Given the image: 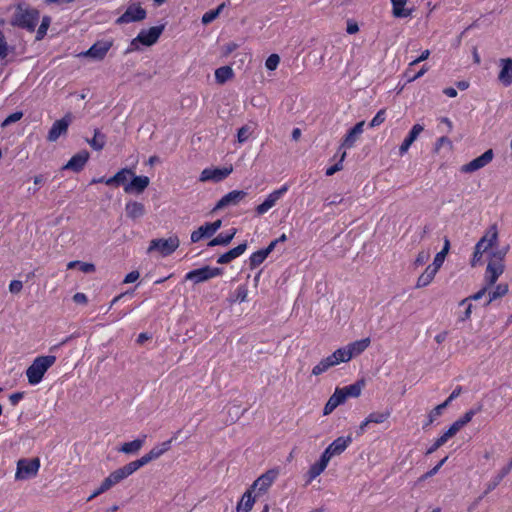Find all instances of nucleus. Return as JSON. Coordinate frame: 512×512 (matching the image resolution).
<instances>
[{
  "label": "nucleus",
  "mask_w": 512,
  "mask_h": 512,
  "mask_svg": "<svg viewBox=\"0 0 512 512\" xmlns=\"http://www.w3.org/2000/svg\"><path fill=\"white\" fill-rule=\"evenodd\" d=\"M39 467H40V461L38 458L20 459L17 463V470L15 473V478L17 480L31 478L37 474Z\"/></svg>",
  "instance_id": "obj_9"
},
{
  "label": "nucleus",
  "mask_w": 512,
  "mask_h": 512,
  "mask_svg": "<svg viewBox=\"0 0 512 512\" xmlns=\"http://www.w3.org/2000/svg\"><path fill=\"white\" fill-rule=\"evenodd\" d=\"M459 306H464L465 309L463 312H461L459 315H458V321L460 322H464L466 320H468L470 317H471V313H472V304L470 302V298H465L463 299L460 303H459Z\"/></svg>",
  "instance_id": "obj_47"
},
{
  "label": "nucleus",
  "mask_w": 512,
  "mask_h": 512,
  "mask_svg": "<svg viewBox=\"0 0 512 512\" xmlns=\"http://www.w3.org/2000/svg\"><path fill=\"white\" fill-rule=\"evenodd\" d=\"M494 157L492 149H488L479 157L461 166L460 171L463 173H473L487 166Z\"/></svg>",
  "instance_id": "obj_11"
},
{
  "label": "nucleus",
  "mask_w": 512,
  "mask_h": 512,
  "mask_svg": "<svg viewBox=\"0 0 512 512\" xmlns=\"http://www.w3.org/2000/svg\"><path fill=\"white\" fill-rule=\"evenodd\" d=\"M56 362V356L44 355L36 357L32 364L26 369V377L30 385L39 384L48 371Z\"/></svg>",
  "instance_id": "obj_2"
},
{
  "label": "nucleus",
  "mask_w": 512,
  "mask_h": 512,
  "mask_svg": "<svg viewBox=\"0 0 512 512\" xmlns=\"http://www.w3.org/2000/svg\"><path fill=\"white\" fill-rule=\"evenodd\" d=\"M337 350L334 351L331 355L323 358L317 365L312 368V375L319 376L329 370L331 367H334L340 363H343L340 356L337 355Z\"/></svg>",
  "instance_id": "obj_19"
},
{
  "label": "nucleus",
  "mask_w": 512,
  "mask_h": 512,
  "mask_svg": "<svg viewBox=\"0 0 512 512\" xmlns=\"http://www.w3.org/2000/svg\"><path fill=\"white\" fill-rule=\"evenodd\" d=\"M225 4L222 3L220 4L216 9L214 10H210L206 13H204V15L202 16V23L204 25H207L209 23H211L212 21H214L220 14V12L222 11V9L224 8Z\"/></svg>",
  "instance_id": "obj_48"
},
{
  "label": "nucleus",
  "mask_w": 512,
  "mask_h": 512,
  "mask_svg": "<svg viewBox=\"0 0 512 512\" xmlns=\"http://www.w3.org/2000/svg\"><path fill=\"white\" fill-rule=\"evenodd\" d=\"M252 128L249 125L242 126L237 133V139L239 143L247 141L252 134Z\"/></svg>",
  "instance_id": "obj_51"
},
{
  "label": "nucleus",
  "mask_w": 512,
  "mask_h": 512,
  "mask_svg": "<svg viewBox=\"0 0 512 512\" xmlns=\"http://www.w3.org/2000/svg\"><path fill=\"white\" fill-rule=\"evenodd\" d=\"M424 127L420 124H415L409 131L407 137L404 139L402 144L399 147L400 155H404L409 150L410 146L414 143V141L418 138L421 132H423Z\"/></svg>",
  "instance_id": "obj_24"
},
{
  "label": "nucleus",
  "mask_w": 512,
  "mask_h": 512,
  "mask_svg": "<svg viewBox=\"0 0 512 512\" xmlns=\"http://www.w3.org/2000/svg\"><path fill=\"white\" fill-rule=\"evenodd\" d=\"M268 257V255L265 253L263 249L258 250L251 254L249 258V266L251 269L256 268L260 264H262L265 259Z\"/></svg>",
  "instance_id": "obj_45"
},
{
  "label": "nucleus",
  "mask_w": 512,
  "mask_h": 512,
  "mask_svg": "<svg viewBox=\"0 0 512 512\" xmlns=\"http://www.w3.org/2000/svg\"><path fill=\"white\" fill-rule=\"evenodd\" d=\"M464 426L458 421L456 420L450 427L449 429L445 432L446 433V436L452 438L454 435L457 434L458 431H460L461 428H463Z\"/></svg>",
  "instance_id": "obj_64"
},
{
  "label": "nucleus",
  "mask_w": 512,
  "mask_h": 512,
  "mask_svg": "<svg viewBox=\"0 0 512 512\" xmlns=\"http://www.w3.org/2000/svg\"><path fill=\"white\" fill-rule=\"evenodd\" d=\"M121 481H122L121 477L118 475V473L115 470L112 473H110L109 476L103 480V482L100 485L101 490H104L106 492L107 490H109L110 488H112L114 485L118 484Z\"/></svg>",
  "instance_id": "obj_44"
},
{
  "label": "nucleus",
  "mask_w": 512,
  "mask_h": 512,
  "mask_svg": "<svg viewBox=\"0 0 512 512\" xmlns=\"http://www.w3.org/2000/svg\"><path fill=\"white\" fill-rule=\"evenodd\" d=\"M278 476V471L275 469L268 470L261 476H259L251 485L252 491L256 490L257 495L264 494L272 486Z\"/></svg>",
  "instance_id": "obj_10"
},
{
  "label": "nucleus",
  "mask_w": 512,
  "mask_h": 512,
  "mask_svg": "<svg viewBox=\"0 0 512 512\" xmlns=\"http://www.w3.org/2000/svg\"><path fill=\"white\" fill-rule=\"evenodd\" d=\"M464 426L458 421L456 420L450 427L449 429L445 432L446 433V436L452 438L454 435L457 434L458 431H460L461 428H463Z\"/></svg>",
  "instance_id": "obj_63"
},
{
  "label": "nucleus",
  "mask_w": 512,
  "mask_h": 512,
  "mask_svg": "<svg viewBox=\"0 0 512 512\" xmlns=\"http://www.w3.org/2000/svg\"><path fill=\"white\" fill-rule=\"evenodd\" d=\"M346 157V152L343 151L340 155V160L338 163L334 164L333 166L329 167L327 170H326V175L327 176H332L333 174H335L336 172L342 170L343 166H342V162L343 160L345 159Z\"/></svg>",
  "instance_id": "obj_57"
},
{
  "label": "nucleus",
  "mask_w": 512,
  "mask_h": 512,
  "mask_svg": "<svg viewBox=\"0 0 512 512\" xmlns=\"http://www.w3.org/2000/svg\"><path fill=\"white\" fill-rule=\"evenodd\" d=\"M22 117H23V112L16 111L4 119V121L2 122V127H7V126L11 125L12 123L19 121Z\"/></svg>",
  "instance_id": "obj_55"
},
{
  "label": "nucleus",
  "mask_w": 512,
  "mask_h": 512,
  "mask_svg": "<svg viewBox=\"0 0 512 512\" xmlns=\"http://www.w3.org/2000/svg\"><path fill=\"white\" fill-rule=\"evenodd\" d=\"M512 470V460L504 466L499 473L488 483L486 493L494 490L501 481L511 472Z\"/></svg>",
  "instance_id": "obj_37"
},
{
  "label": "nucleus",
  "mask_w": 512,
  "mask_h": 512,
  "mask_svg": "<svg viewBox=\"0 0 512 512\" xmlns=\"http://www.w3.org/2000/svg\"><path fill=\"white\" fill-rule=\"evenodd\" d=\"M447 407V402H443L433 408L428 414V421L424 427L432 424L434 420L441 415L442 411Z\"/></svg>",
  "instance_id": "obj_49"
},
{
  "label": "nucleus",
  "mask_w": 512,
  "mask_h": 512,
  "mask_svg": "<svg viewBox=\"0 0 512 512\" xmlns=\"http://www.w3.org/2000/svg\"><path fill=\"white\" fill-rule=\"evenodd\" d=\"M329 461L330 460L326 458V455L321 454L320 459L311 465L307 472V484L311 483L316 477L324 472Z\"/></svg>",
  "instance_id": "obj_25"
},
{
  "label": "nucleus",
  "mask_w": 512,
  "mask_h": 512,
  "mask_svg": "<svg viewBox=\"0 0 512 512\" xmlns=\"http://www.w3.org/2000/svg\"><path fill=\"white\" fill-rule=\"evenodd\" d=\"M247 249V243H241L226 253L220 255L217 259L218 264H227L237 257L241 256Z\"/></svg>",
  "instance_id": "obj_28"
},
{
  "label": "nucleus",
  "mask_w": 512,
  "mask_h": 512,
  "mask_svg": "<svg viewBox=\"0 0 512 512\" xmlns=\"http://www.w3.org/2000/svg\"><path fill=\"white\" fill-rule=\"evenodd\" d=\"M448 457H444L441 461H439V463L437 465H435L432 469H430L429 471H427L422 477H421V480H425V479H428L434 475H436L438 473V471L440 470V468L444 465V463L447 461Z\"/></svg>",
  "instance_id": "obj_58"
},
{
  "label": "nucleus",
  "mask_w": 512,
  "mask_h": 512,
  "mask_svg": "<svg viewBox=\"0 0 512 512\" xmlns=\"http://www.w3.org/2000/svg\"><path fill=\"white\" fill-rule=\"evenodd\" d=\"M39 18L40 14L38 10L19 7L12 18L11 24L33 32L39 22Z\"/></svg>",
  "instance_id": "obj_4"
},
{
  "label": "nucleus",
  "mask_w": 512,
  "mask_h": 512,
  "mask_svg": "<svg viewBox=\"0 0 512 512\" xmlns=\"http://www.w3.org/2000/svg\"><path fill=\"white\" fill-rule=\"evenodd\" d=\"M370 342V338L354 341L345 347L337 349V355L340 356L343 363L348 362L353 357L358 356L364 352L369 347Z\"/></svg>",
  "instance_id": "obj_7"
},
{
  "label": "nucleus",
  "mask_w": 512,
  "mask_h": 512,
  "mask_svg": "<svg viewBox=\"0 0 512 512\" xmlns=\"http://www.w3.org/2000/svg\"><path fill=\"white\" fill-rule=\"evenodd\" d=\"M410 68L411 67L409 66V68L405 72L408 82H412V81L422 77L428 71V67L426 65H424L420 70H418V72L416 74H414V76H410V71H411Z\"/></svg>",
  "instance_id": "obj_62"
},
{
  "label": "nucleus",
  "mask_w": 512,
  "mask_h": 512,
  "mask_svg": "<svg viewBox=\"0 0 512 512\" xmlns=\"http://www.w3.org/2000/svg\"><path fill=\"white\" fill-rule=\"evenodd\" d=\"M112 43L110 41H98L94 43L87 51L82 53L83 56L97 60H102L110 50Z\"/></svg>",
  "instance_id": "obj_21"
},
{
  "label": "nucleus",
  "mask_w": 512,
  "mask_h": 512,
  "mask_svg": "<svg viewBox=\"0 0 512 512\" xmlns=\"http://www.w3.org/2000/svg\"><path fill=\"white\" fill-rule=\"evenodd\" d=\"M351 442V436L338 437L331 444L328 445V447L324 450L322 454L326 455V458L331 460L332 457L342 454L346 450V448L351 444Z\"/></svg>",
  "instance_id": "obj_16"
},
{
  "label": "nucleus",
  "mask_w": 512,
  "mask_h": 512,
  "mask_svg": "<svg viewBox=\"0 0 512 512\" xmlns=\"http://www.w3.org/2000/svg\"><path fill=\"white\" fill-rule=\"evenodd\" d=\"M384 121H385V109H381L373 117V119L369 123V126L371 128L377 127V126L381 125Z\"/></svg>",
  "instance_id": "obj_60"
},
{
  "label": "nucleus",
  "mask_w": 512,
  "mask_h": 512,
  "mask_svg": "<svg viewBox=\"0 0 512 512\" xmlns=\"http://www.w3.org/2000/svg\"><path fill=\"white\" fill-rule=\"evenodd\" d=\"M146 464H148V463L146 462V459L144 458V456H142L141 458H139L135 461H132V462L126 464L125 466L117 469L116 472L121 477V479L124 480L125 478H127L128 476H130L131 474H133L134 472H136L138 469L145 466Z\"/></svg>",
  "instance_id": "obj_27"
},
{
  "label": "nucleus",
  "mask_w": 512,
  "mask_h": 512,
  "mask_svg": "<svg viewBox=\"0 0 512 512\" xmlns=\"http://www.w3.org/2000/svg\"><path fill=\"white\" fill-rule=\"evenodd\" d=\"M172 439L167 440L159 445L154 446L148 453H146L144 458L146 459V462L149 463L152 460L158 459L161 457L164 453H166L171 448Z\"/></svg>",
  "instance_id": "obj_29"
},
{
  "label": "nucleus",
  "mask_w": 512,
  "mask_h": 512,
  "mask_svg": "<svg viewBox=\"0 0 512 512\" xmlns=\"http://www.w3.org/2000/svg\"><path fill=\"white\" fill-rule=\"evenodd\" d=\"M248 296V288L246 285H240L237 287L235 292V301L245 302Z\"/></svg>",
  "instance_id": "obj_56"
},
{
  "label": "nucleus",
  "mask_w": 512,
  "mask_h": 512,
  "mask_svg": "<svg viewBox=\"0 0 512 512\" xmlns=\"http://www.w3.org/2000/svg\"><path fill=\"white\" fill-rule=\"evenodd\" d=\"M179 245L180 240L176 235H174L168 239L159 238L151 240L147 251L148 253L158 251L161 256L166 257L171 255Z\"/></svg>",
  "instance_id": "obj_5"
},
{
  "label": "nucleus",
  "mask_w": 512,
  "mask_h": 512,
  "mask_svg": "<svg viewBox=\"0 0 512 512\" xmlns=\"http://www.w3.org/2000/svg\"><path fill=\"white\" fill-rule=\"evenodd\" d=\"M9 54V47L3 32L0 30V59H5Z\"/></svg>",
  "instance_id": "obj_59"
},
{
  "label": "nucleus",
  "mask_w": 512,
  "mask_h": 512,
  "mask_svg": "<svg viewBox=\"0 0 512 512\" xmlns=\"http://www.w3.org/2000/svg\"><path fill=\"white\" fill-rule=\"evenodd\" d=\"M345 401L346 399L342 393V390H340V388H336L334 393L330 396L327 403L325 404L323 414H331L339 405L343 404Z\"/></svg>",
  "instance_id": "obj_26"
},
{
  "label": "nucleus",
  "mask_w": 512,
  "mask_h": 512,
  "mask_svg": "<svg viewBox=\"0 0 512 512\" xmlns=\"http://www.w3.org/2000/svg\"><path fill=\"white\" fill-rule=\"evenodd\" d=\"M214 234L215 233L211 228L210 223H205L204 225L200 226L197 230L191 233V242L196 243L200 241L202 238L211 237Z\"/></svg>",
  "instance_id": "obj_40"
},
{
  "label": "nucleus",
  "mask_w": 512,
  "mask_h": 512,
  "mask_svg": "<svg viewBox=\"0 0 512 512\" xmlns=\"http://www.w3.org/2000/svg\"><path fill=\"white\" fill-rule=\"evenodd\" d=\"M232 171V167L206 168L201 172L199 180L201 182H220L224 180L226 177H228Z\"/></svg>",
  "instance_id": "obj_15"
},
{
  "label": "nucleus",
  "mask_w": 512,
  "mask_h": 512,
  "mask_svg": "<svg viewBox=\"0 0 512 512\" xmlns=\"http://www.w3.org/2000/svg\"><path fill=\"white\" fill-rule=\"evenodd\" d=\"M498 242V228L496 224L491 225L476 243L474 247L473 256L471 259V266L476 267L481 263L483 254L490 248L494 247Z\"/></svg>",
  "instance_id": "obj_3"
},
{
  "label": "nucleus",
  "mask_w": 512,
  "mask_h": 512,
  "mask_svg": "<svg viewBox=\"0 0 512 512\" xmlns=\"http://www.w3.org/2000/svg\"><path fill=\"white\" fill-rule=\"evenodd\" d=\"M236 233L237 230L235 228H232L228 233H220L208 243V246H226L232 241Z\"/></svg>",
  "instance_id": "obj_38"
},
{
  "label": "nucleus",
  "mask_w": 512,
  "mask_h": 512,
  "mask_svg": "<svg viewBox=\"0 0 512 512\" xmlns=\"http://www.w3.org/2000/svg\"><path fill=\"white\" fill-rule=\"evenodd\" d=\"M72 119V114L67 113L61 119L56 120L48 132L47 140L50 142H55L61 135L66 134Z\"/></svg>",
  "instance_id": "obj_12"
},
{
  "label": "nucleus",
  "mask_w": 512,
  "mask_h": 512,
  "mask_svg": "<svg viewBox=\"0 0 512 512\" xmlns=\"http://www.w3.org/2000/svg\"><path fill=\"white\" fill-rule=\"evenodd\" d=\"M223 274V269L219 267L204 266L198 269L189 271L185 275V280H190L195 284L208 281L212 278L218 277Z\"/></svg>",
  "instance_id": "obj_6"
},
{
  "label": "nucleus",
  "mask_w": 512,
  "mask_h": 512,
  "mask_svg": "<svg viewBox=\"0 0 512 512\" xmlns=\"http://www.w3.org/2000/svg\"><path fill=\"white\" fill-rule=\"evenodd\" d=\"M481 411V406H479L477 409H470L467 412L464 413L462 417L458 419V421L465 426L468 424L472 418Z\"/></svg>",
  "instance_id": "obj_53"
},
{
  "label": "nucleus",
  "mask_w": 512,
  "mask_h": 512,
  "mask_svg": "<svg viewBox=\"0 0 512 512\" xmlns=\"http://www.w3.org/2000/svg\"><path fill=\"white\" fill-rule=\"evenodd\" d=\"M146 17V11L140 4L133 3L129 5L126 11L117 19V23H131L141 21Z\"/></svg>",
  "instance_id": "obj_13"
},
{
  "label": "nucleus",
  "mask_w": 512,
  "mask_h": 512,
  "mask_svg": "<svg viewBox=\"0 0 512 512\" xmlns=\"http://www.w3.org/2000/svg\"><path fill=\"white\" fill-rule=\"evenodd\" d=\"M365 386V381L363 379L358 380L357 382L344 386L340 388L342 390L343 395L345 396V399L352 397L357 398L361 395L362 389Z\"/></svg>",
  "instance_id": "obj_36"
},
{
  "label": "nucleus",
  "mask_w": 512,
  "mask_h": 512,
  "mask_svg": "<svg viewBox=\"0 0 512 512\" xmlns=\"http://www.w3.org/2000/svg\"><path fill=\"white\" fill-rule=\"evenodd\" d=\"M50 25V18L48 16L43 17L42 22L36 32V39L41 40L47 33V30Z\"/></svg>",
  "instance_id": "obj_50"
},
{
  "label": "nucleus",
  "mask_w": 512,
  "mask_h": 512,
  "mask_svg": "<svg viewBox=\"0 0 512 512\" xmlns=\"http://www.w3.org/2000/svg\"><path fill=\"white\" fill-rule=\"evenodd\" d=\"M90 154L86 150H82L77 154L73 155L71 159L63 167L65 170H71L73 172H80L88 162Z\"/></svg>",
  "instance_id": "obj_20"
},
{
  "label": "nucleus",
  "mask_w": 512,
  "mask_h": 512,
  "mask_svg": "<svg viewBox=\"0 0 512 512\" xmlns=\"http://www.w3.org/2000/svg\"><path fill=\"white\" fill-rule=\"evenodd\" d=\"M130 175H133V171L129 168H122L119 170L114 176L105 180L106 185H116L120 186L127 184V179Z\"/></svg>",
  "instance_id": "obj_34"
},
{
  "label": "nucleus",
  "mask_w": 512,
  "mask_h": 512,
  "mask_svg": "<svg viewBox=\"0 0 512 512\" xmlns=\"http://www.w3.org/2000/svg\"><path fill=\"white\" fill-rule=\"evenodd\" d=\"M146 438V435H142L140 438H137L133 441L125 442L121 445L118 451L124 454H135L143 447L146 442Z\"/></svg>",
  "instance_id": "obj_30"
},
{
  "label": "nucleus",
  "mask_w": 512,
  "mask_h": 512,
  "mask_svg": "<svg viewBox=\"0 0 512 512\" xmlns=\"http://www.w3.org/2000/svg\"><path fill=\"white\" fill-rule=\"evenodd\" d=\"M247 196V192L243 190H233L224 195L215 205L214 211L221 210L226 207L236 206L243 201Z\"/></svg>",
  "instance_id": "obj_14"
},
{
  "label": "nucleus",
  "mask_w": 512,
  "mask_h": 512,
  "mask_svg": "<svg viewBox=\"0 0 512 512\" xmlns=\"http://www.w3.org/2000/svg\"><path fill=\"white\" fill-rule=\"evenodd\" d=\"M438 270L439 269L432 264L427 266L425 271L418 277L416 288H423L428 286L433 281Z\"/></svg>",
  "instance_id": "obj_33"
},
{
  "label": "nucleus",
  "mask_w": 512,
  "mask_h": 512,
  "mask_svg": "<svg viewBox=\"0 0 512 512\" xmlns=\"http://www.w3.org/2000/svg\"><path fill=\"white\" fill-rule=\"evenodd\" d=\"M501 70L498 75V80L504 86H510L512 84V58H506L500 60Z\"/></svg>",
  "instance_id": "obj_23"
},
{
  "label": "nucleus",
  "mask_w": 512,
  "mask_h": 512,
  "mask_svg": "<svg viewBox=\"0 0 512 512\" xmlns=\"http://www.w3.org/2000/svg\"><path fill=\"white\" fill-rule=\"evenodd\" d=\"M255 497L252 496V490L249 488L242 495L240 501L237 503L236 512H250L255 504Z\"/></svg>",
  "instance_id": "obj_32"
},
{
  "label": "nucleus",
  "mask_w": 512,
  "mask_h": 512,
  "mask_svg": "<svg viewBox=\"0 0 512 512\" xmlns=\"http://www.w3.org/2000/svg\"><path fill=\"white\" fill-rule=\"evenodd\" d=\"M125 212L127 217L136 220L144 216L145 207L142 203L137 201H129L125 205Z\"/></svg>",
  "instance_id": "obj_31"
},
{
  "label": "nucleus",
  "mask_w": 512,
  "mask_h": 512,
  "mask_svg": "<svg viewBox=\"0 0 512 512\" xmlns=\"http://www.w3.org/2000/svg\"><path fill=\"white\" fill-rule=\"evenodd\" d=\"M88 144L96 151H100L106 144V136L99 130H94V136L91 140H88Z\"/></svg>",
  "instance_id": "obj_42"
},
{
  "label": "nucleus",
  "mask_w": 512,
  "mask_h": 512,
  "mask_svg": "<svg viewBox=\"0 0 512 512\" xmlns=\"http://www.w3.org/2000/svg\"><path fill=\"white\" fill-rule=\"evenodd\" d=\"M130 177H132L131 181L124 186V191L128 194H141L150 184L147 176H137L133 173Z\"/></svg>",
  "instance_id": "obj_18"
},
{
  "label": "nucleus",
  "mask_w": 512,
  "mask_h": 512,
  "mask_svg": "<svg viewBox=\"0 0 512 512\" xmlns=\"http://www.w3.org/2000/svg\"><path fill=\"white\" fill-rule=\"evenodd\" d=\"M450 437L446 436V433L444 432L443 435H441L439 438L435 440V442L432 444L431 447L428 448L427 454H432L435 452L438 448H440L442 445H444Z\"/></svg>",
  "instance_id": "obj_52"
},
{
  "label": "nucleus",
  "mask_w": 512,
  "mask_h": 512,
  "mask_svg": "<svg viewBox=\"0 0 512 512\" xmlns=\"http://www.w3.org/2000/svg\"><path fill=\"white\" fill-rule=\"evenodd\" d=\"M234 72L230 66H222L215 70V80L218 84H224L228 80L232 79Z\"/></svg>",
  "instance_id": "obj_41"
},
{
  "label": "nucleus",
  "mask_w": 512,
  "mask_h": 512,
  "mask_svg": "<svg viewBox=\"0 0 512 512\" xmlns=\"http://www.w3.org/2000/svg\"><path fill=\"white\" fill-rule=\"evenodd\" d=\"M394 17L405 18L411 15V10L406 9L407 0H391Z\"/></svg>",
  "instance_id": "obj_39"
},
{
  "label": "nucleus",
  "mask_w": 512,
  "mask_h": 512,
  "mask_svg": "<svg viewBox=\"0 0 512 512\" xmlns=\"http://www.w3.org/2000/svg\"><path fill=\"white\" fill-rule=\"evenodd\" d=\"M391 415V410L386 409L382 412H372L368 415V421L374 424H381L385 422Z\"/></svg>",
  "instance_id": "obj_46"
},
{
  "label": "nucleus",
  "mask_w": 512,
  "mask_h": 512,
  "mask_svg": "<svg viewBox=\"0 0 512 512\" xmlns=\"http://www.w3.org/2000/svg\"><path fill=\"white\" fill-rule=\"evenodd\" d=\"M164 30V26H154L149 29H143L139 32L136 38L131 41L132 49L138 48V43H141L145 46H151L157 42L160 35Z\"/></svg>",
  "instance_id": "obj_8"
},
{
  "label": "nucleus",
  "mask_w": 512,
  "mask_h": 512,
  "mask_svg": "<svg viewBox=\"0 0 512 512\" xmlns=\"http://www.w3.org/2000/svg\"><path fill=\"white\" fill-rule=\"evenodd\" d=\"M364 121L358 122L353 128H351L343 139L341 148H352L357 138L363 133Z\"/></svg>",
  "instance_id": "obj_22"
},
{
  "label": "nucleus",
  "mask_w": 512,
  "mask_h": 512,
  "mask_svg": "<svg viewBox=\"0 0 512 512\" xmlns=\"http://www.w3.org/2000/svg\"><path fill=\"white\" fill-rule=\"evenodd\" d=\"M509 247L497 249L489 254V261L484 274V286L475 294L469 296L471 300L481 299L496 284L498 278L504 273V260Z\"/></svg>",
  "instance_id": "obj_1"
},
{
  "label": "nucleus",
  "mask_w": 512,
  "mask_h": 512,
  "mask_svg": "<svg viewBox=\"0 0 512 512\" xmlns=\"http://www.w3.org/2000/svg\"><path fill=\"white\" fill-rule=\"evenodd\" d=\"M449 249H450V241L446 237L444 239L443 248H442V250L440 252H438L435 255L432 265H434L436 268L440 269L442 264L444 263V260H445V258L447 256L448 252H449Z\"/></svg>",
  "instance_id": "obj_43"
},
{
  "label": "nucleus",
  "mask_w": 512,
  "mask_h": 512,
  "mask_svg": "<svg viewBox=\"0 0 512 512\" xmlns=\"http://www.w3.org/2000/svg\"><path fill=\"white\" fill-rule=\"evenodd\" d=\"M287 191V185H283L281 188L271 192L266 199L256 207V213L263 215L268 212Z\"/></svg>",
  "instance_id": "obj_17"
},
{
  "label": "nucleus",
  "mask_w": 512,
  "mask_h": 512,
  "mask_svg": "<svg viewBox=\"0 0 512 512\" xmlns=\"http://www.w3.org/2000/svg\"><path fill=\"white\" fill-rule=\"evenodd\" d=\"M509 291V285L507 283H499L498 285H494L488 292V299L486 302V306L491 304L493 301L504 297Z\"/></svg>",
  "instance_id": "obj_35"
},
{
  "label": "nucleus",
  "mask_w": 512,
  "mask_h": 512,
  "mask_svg": "<svg viewBox=\"0 0 512 512\" xmlns=\"http://www.w3.org/2000/svg\"><path fill=\"white\" fill-rule=\"evenodd\" d=\"M430 258V252L429 251H420L418 255L416 256V259L414 261V265L416 267L424 265Z\"/></svg>",
  "instance_id": "obj_61"
},
{
  "label": "nucleus",
  "mask_w": 512,
  "mask_h": 512,
  "mask_svg": "<svg viewBox=\"0 0 512 512\" xmlns=\"http://www.w3.org/2000/svg\"><path fill=\"white\" fill-rule=\"evenodd\" d=\"M280 63V57L277 54H271L265 61V66L268 70H275Z\"/></svg>",
  "instance_id": "obj_54"
}]
</instances>
